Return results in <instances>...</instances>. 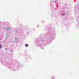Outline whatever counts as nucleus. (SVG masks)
I'll return each mask as SVG.
<instances>
[{
  "mask_svg": "<svg viewBox=\"0 0 79 79\" xmlns=\"http://www.w3.org/2000/svg\"><path fill=\"white\" fill-rule=\"evenodd\" d=\"M10 29H11V28H7L6 29L7 30H10Z\"/></svg>",
  "mask_w": 79,
  "mask_h": 79,
  "instance_id": "f257e3e1",
  "label": "nucleus"
},
{
  "mask_svg": "<svg viewBox=\"0 0 79 79\" xmlns=\"http://www.w3.org/2000/svg\"><path fill=\"white\" fill-rule=\"evenodd\" d=\"M25 46H26V47H28V44H26Z\"/></svg>",
  "mask_w": 79,
  "mask_h": 79,
  "instance_id": "f03ea898",
  "label": "nucleus"
},
{
  "mask_svg": "<svg viewBox=\"0 0 79 79\" xmlns=\"http://www.w3.org/2000/svg\"><path fill=\"white\" fill-rule=\"evenodd\" d=\"M0 46L1 47H2V45H1V44H0Z\"/></svg>",
  "mask_w": 79,
  "mask_h": 79,
  "instance_id": "7ed1b4c3",
  "label": "nucleus"
},
{
  "mask_svg": "<svg viewBox=\"0 0 79 79\" xmlns=\"http://www.w3.org/2000/svg\"><path fill=\"white\" fill-rule=\"evenodd\" d=\"M65 15V14H63V15H62V16H63V15Z\"/></svg>",
  "mask_w": 79,
  "mask_h": 79,
  "instance_id": "20e7f679",
  "label": "nucleus"
},
{
  "mask_svg": "<svg viewBox=\"0 0 79 79\" xmlns=\"http://www.w3.org/2000/svg\"><path fill=\"white\" fill-rule=\"evenodd\" d=\"M1 48L0 47V49Z\"/></svg>",
  "mask_w": 79,
  "mask_h": 79,
  "instance_id": "39448f33",
  "label": "nucleus"
}]
</instances>
